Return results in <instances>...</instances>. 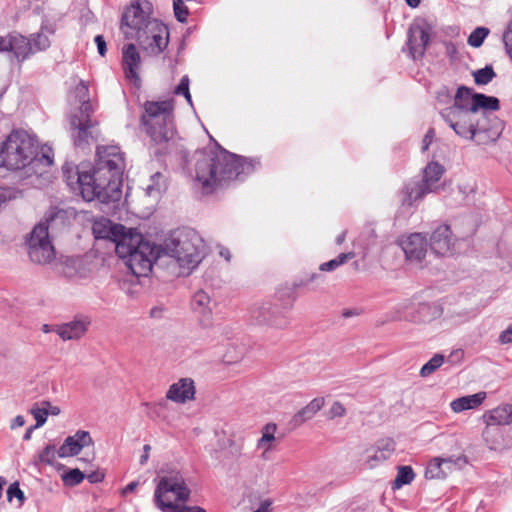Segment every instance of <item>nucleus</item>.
<instances>
[{
    "label": "nucleus",
    "mask_w": 512,
    "mask_h": 512,
    "mask_svg": "<svg viewBox=\"0 0 512 512\" xmlns=\"http://www.w3.org/2000/svg\"><path fill=\"white\" fill-rule=\"evenodd\" d=\"M125 162L118 146H99L96 160L91 168L88 164L62 167L67 186L85 201L98 200L108 204L117 202L122 196V176Z\"/></svg>",
    "instance_id": "obj_1"
},
{
    "label": "nucleus",
    "mask_w": 512,
    "mask_h": 512,
    "mask_svg": "<svg viewBox=\"0 0 512 512\" xmlns=\"http://www.w3.org/2000/svg\"><path fill=\"white\" fill-rule=\"evenodd\" d=\"M255 167V161L224 149L203 153L196 162V180L210 193L232 180H243Z\"/></svg>",
    "instance_id": "obj_2"
},
{
    "label": "nucleus",
    "mask_w": 512,
    "mask_h": 512,
    "mask_svg": "<svg viewBox=\"0 0 512 512\" xmlns=\"http://www.w3.org/2000/svg\"><path fill=\"white\" fill-rule=\"evenodd\" d=\"M440 115L456 135L466 140H473L478 145L495 142L504 129V124L498 117H490L486 114L477 117L471 109L445 108Z\"/></svg>",
    "instance_id": "obj_3"
},
{
    "label": "nucleus",
    "mask_w": 512,
    "mask_h": 512,
    "mask_svg": "<svg viewBox=\"0 0 512 512\" xmlns=\"http://www.w3.org/2000/svg\"><path fill=\"white\" fill-rule=\"evenodd\" d=\"M114 237L115 252L131 272L137 276H147L153 266V261L159 256L158 247L145 241L143 236L133 229L126 231L124 226H117L110 230Z\"/></svg>",
    "instance_id": "obj_4"
},
{
    "label": "nucleus",
    "mask_w": 512,
    "mask_h": 512,
    "mask_svg": "<svg viewBox=\"0 0 512 512\" xmlns=\"http://www.w3.org/2000/svg\"><path fill=\"white\" fill-rule=\"evenodd\" d=\"M163 251L174 258L180 267L194 269L202 261L203 241L198 233L190 228L173 231L165 240Z\"/></svg>",
    "instance_id": "obj_5"
},
{
    "label": "nucleus",
    "mask_w": 512,
    "mask_h": 512,
    "mask_svg": "<svg viewBox=\"0 0 512 512\" xmlns=\"http://www.w3.org/2000/svg\"><path fill=\"white\" fill-rule=\"evenodd\" d=\"M173 101H146L141 123L156 145L167 144L174 136Z\"/></svg>",
    "instance_id": "obj_6"
},
{
    "label": "nucleus",
    "mask_w": 512,
    "mask_h": 512,
    "mask_svg": "<svg viewBox=\"0 0 512 512\" xmlns=\"http://www.w3.org/2000/svg\"><path fill=\"white\" fill-rule=\"evenodd\" d=\"M174 493L176 499L180 502H186L190 498L191 491L186 481L179 471H172L159 479L154 493L155 505L162 511L172 510L173 512H207L199 506H182L172 502H165L163 496L168 493Z\"/></svg>",
    "instance_id": "obj_7"
},
{
    "label": "nucleus",
    "mask_w": 512,
    "mask_h": 512,
    "mask_svg": "<svg viewBox=\"0 0 512 512\" xmlns=\"http://www.w3.org/2000/svg\"><path fill=\"white\" fill-rule=\"evenodd\" d=\"M32 137L26 131L13 130L0 145V168L18 170L32 162Z\"/></svg>",
    "instance_id": "obj_8"
},
{
    "label": "nucleus",
    "mask_w": 512,
    "mask_h": 512,
    "mask_svg": "<svg viewBox=\"0 0 512 512\" xmlns=\"http://www.w3.org/2000/svg\"><path fill=\"white\" fill-rule=\"evenodd\" d=\"M153 5L148 0H135L124 9L121 30L127 39H136L142 32L139 29L154 17Z\"/></svg>",
    "instance_id": "obj_9"
},
{
    "label": "nucleus",
    "mask_w": 512,
    "mask_h": 512,
    "mask_svg": "<svg viewBox=\"0 0 512 512\" xmlns=\"http://www.w3.org/2000/svg\"><path fill=\"white\" fill-rule=\"evenodd\" d=\"M54 150L48 143L39 144L34 134V176L38 187L50 184L55 178Z\"/></svg>",
    "instance_id": "obj_10"
},
{
    "label": "nucleus",
    "mask_w": 512,
    "mask_h": 512,
    "mask_svg": "<svg viewBox=\"0 0 512 512\" xmlns=\"http://www.w3.org/2000/svg\"><path fill=\"white\" fill-rule=\"evenodd\" d=\"M73 260L69 257L57 256L49 233L42 228H34V263L49 265L56 269L62 264L69 265Z\"/></svg>",
    "instance_id": "obj_11"
},
{
    "label": "nucleus",
    "mask_w": 512,
    "mask_h": 512,
    "mask_svg": "<svg viewBox=\"0 0 512 512\" xmlns=\"http://www.w3.org/2000/svg\"><path fill=\"white\" fill-rule=\"evenodd\" d=\"M72 138L75 147L85 149L96 142L99 137L98 122L92 119H80L78 115L70 118Z\"/></svg>",
    "instance_id": "obj_12"
},
{
    "label": "nucleus",
    "mask_w": 512,
    "mask_h": 512,
    "mask_svg": "<svg viewBox=\"0 0 512 512\" xmlns=\"http://www.w3.org/2000/svg\"><path fill=\"white\" fill-rule=\"evenodd\" d=\"M76 211L71 208L51 206L44 214L40 222L34 228H42L44 232L55 233L67 227L72 218H75Z\"/></svg>",
    "instance_id": "obj_13"
},
{
    "label": "nucleus",
    "mask_w": 512,
    "mask_h": 512,
    "mask_svg": "<svg viewBox=\"0 0 512 512\" xmlns=\"http://www.w3.org/2000/svg\"><path fill=\"white\" fill-rule=\"evenodd\" d=\"M430 27L425 21H417L408 30L407 47L413 60L421 59L430 41Z\"/></svg>",
    "instance_id": "obj_14"
},
{
    "label": "nucleus",
    "mask_w": 512,
    "mask_h": 512,
    "mask_svg": "<svg viewBox=\"0 0 512 512\" xmlns=\"http://www.w3.org/2000/svg\"><path fill=\"white\" fill-rule=\"evenodd\" d=\"M153 30V35L146 36L144 33H141L135 40L141 47L143 51H145L149 55H159L163 52L169 43V30L167 27L157 26Z\"/></svg>",
    "instance_id": "obj_15"
},
{
    "label": "nucleus",
    "mask_w": 512,
    "mask_h": 512,
    "mask_svg": "<svg viewBox=\"0 0 512 512\" xmlns=\"http://www.w3.org/2000/svg\"><path fill=\"white\" fill-rule=\"evenodd\" d=\"M454 246V238L450 226L447 224L438 225L430 236V249L439 256H446L451 253Z\"/></svg>",
    "instance_id": "obj_16"
},
{
    "label": "nucleus",
    "mask_w": 512,
    "mask_h": 512,
    "mask_svg": "<svg viewBox=\"0 0 512 512\" xmlns=\"http://www.w3.org/2000/svg\"><path fill=\"white\" fill-rule=\"evenodd\" d=\"M395 451V442L391 438H384L379 440L375 446H372L365 451V465L367 468L372 469L380 463L386 461Z\"/></svg>",
    "instance_id": "obj_17"
},
{
    "label": "nucleus",
    "mask_w": 512,
    "mask_h": 512,
    "mask_svg": "<svg viewBox=\"0 0 512 512\" xmlns=\"http://www.w3.org/2000/svg\"><path fill=\"white\" fill-rule=\"evenodd\" d=\"M93 445V440L88 431L78 430L74 435L68 436L57 450L60 458L78 455L82 448Z\"/></svg>",
    "instance_id": "obj_18"
},
{
    "label": "nucleus",
    "mask_w": 512,
    "mask_h": 512,
    "mask_svg": "<svg viewBox=\"0 0 512 512\" xmlns=\"http://www.w3.org/2000/svg\"><path fill=\"white\" fill-rule=\"evenodd\" d=\"M406 259L421 263L427 253V240L421 233H413L401 242Z\"/></svg>",
    "instance_id": "obj_19"
},
{
    "label": "nucleus",
    "mask_w": 512,
    "mask_h": 512,
    "mask_svg": "<svg viewBox=\"0 0 512 512\" xmlns=\"http://www.w3.org/2000/svg\"><path fill=\"white\" fill-rule=\"evenodd\" d=\"M90 323L88 317L79 316L70 322L55 325L54 330L63 341L78 340L85 335Z\"/></svg>",
    "instance_id": "obj_20"
},
{
    "label": "nucleus",
    "mask_w": 512,
    "mask_h": 512,
    "mask_svg": "<svg viewBox=\"0 0 512 512\" xmlns=\"http://www.w3.org/2000/svg\"><path fill=\"white\" fill-rule=\"evenodd\" d=\"M253 317L258 324H267L275 328H285L289 324L288 318L278 307L263 305L253 311Z\"/></svg>",
    "instance_id": "obj_21"
},
{
    "label": "nucleus",
    "mask_w": 512,
    "mask_h": 512,
    "mask_svg": "<svg viewBox=\"0 0 512 512\" xmlns=\"http://www.w3.org/2000/svg\"><path fill=\"white\" fill-rule=\"evenodd\" d=\"M141 64L140 54L133 43H129L123 47L122 66L128 79L134 82L140 81L138 69Z\"/></svg>",
    "instance_id": "obj_22"
},
{
    "label": "nucleus",
    "mask_w": 512,
    "mask_h": 512,
    "mask_svg": "<svg viewBox=\"0 0 512 512\" xmlns=\"http://www.w3.org/2000/svg\"><path fill=\"white\" fill-rule=\"evenodd\" d=\"M195 395L194 382L190 378H182L170 386L166 397L177 403H185L193 400Z\"/></svg>",
    "instance_id": "obj_23"
},
{
    "label": "nucleus",
    "mask_w": 512,
    "mask_h": 512,
    "mask_svg": "<svg viewBox=\"0 0 512 512\" xmlns=\"http://www.w3.org/2000/svg\"><path fill=\"white\" fill-rule=\"evenodd\" d=\"M191 306L193 311L198 313L201 325L208 327L211 324L212 316L210 296L203 290L197 291L193 295Z\"/></svg>",
    "instance_id": "obj_24"
},
{
    "label": "nucleus",
    "mask_w": 512,
    "mask_h": 512,
    "mask_svg": "<svg viewBox=\"0 0 512 512\" xmlns=\"http://www.w3.org/2000/svg\"><path fill=\"white\" fill-rule=\"evenodd\" d=\"M500 102L497 97L488 96L483 93L473 94V103L470 106L471 111L477 114V117L483 114L490 117H497L494 112L499 110Z\"/></svg>",
    "instance_id": "obj_25"
},
{
    "label": "nucleus",
    "mask_w": 512,
    "mask_h": 512,
    "mask_svg": "<svg viewBox=\"0 0 512 512\" xmlns=\"http://www.w3.org/2000/svg\"><path fill=\"white\" fill-rule=\"evenodd\" d=\"M6 42L11 44L7 45V52L11 53L17 61H23L29 56L31 43L27 37L13 32L6 36Z\"/></svg>",
    "instance_id": "obj_26"
},
{
    "label": "nucleus",
    "mask_w": 512,
    "mask_h": 512,
    "mask_svg": "<svg viewBox=\"0 0 512 512\" xmlns=\"http://www.w3.org/2000/svg\"><path fill=\"white\" fill-rule=\"evenodd\" d=\"M482 418L488 426L508 425L512 423V404L498 406L486 411Z\"/></svg>",
    "instance_id": "obj_27"
},
{
    "label": "nucleus",
    "mask_w": 512,
    "mask_h": 512,
    "mask_svg": "<svg viewBox=\"0 0 512 512\" xmlns=\"http://www.w3.org/2000/svg\"><path fill=\"white\" fill-rule=\"evenodd\" d=\"M56 31V23L53 19L44 18L41 22L39 31L34 34V50H46L51 45L50 37Z\"/></svg>",
    "instance_id": "obj_28"
},
{
    "label": "nucleus",
    "mask_w": 512,
    "mask_h": 512,
    "mask_svg": "<svg viewBox=\"0 0 512 512\" xmlns=\"http://www.w3.org/2000/svg\"><path fill=\"white\" fill-rule=\"evenodd\" d=\"M428 194V188H424L419 182L407 183L401 191V204L403 206H413Z\"/></svg>",
    "instance_id": "obj_29"
},
{
    "label": "nucleus",
    "mask_w": 512,
    "mask_h": 512,
    "mask_svg": "<svg viewBox=\"0 0 512 512\" xmlns=\"http://www.w3.org/2000/svg\"><path fill=\"white\" fill-rule=\"evenodd\" d=\"M324 398L318 397L311 400L304 408L299 410L291 420V424L294 427L302 425L309 419H312L318 411L324 406Z\"/></svg>",
    "instance_id": "obj_30"
},
{
    "label": "nucleus",
    "mask_w": 512,
    "mask_h": 512,
    "mask_svg": "<svg viewBox=\"0 0 512 512\" xmlns=\"http://www.w3.org/2000/svg\"><path fill=\"white\" fill-rule=\"evenodd\" d=\"M444 173V167L437 162H430L423 171V179L419 183L428 188V193L434 192L437 188V182Z\"/></svg>",
    "instance_id": "obj_31"
},
{
    "label": "nucleus",
    "mask_w": 512,
    "mask_h": 512,
    "mask_svg": "<svg viewBox=\"0 0 512 512\" xmlns=\"http://www.w3.org/2000/svg\"><path fill=\"white\" fill-rule=\"evenodd\" d=\"M486 398V392H478L473 395H467L453 400L450 404L451 409L455 413H460L465 410L475 409L479 407Z\"/></svg>",
    "instance_id": "obj_32"
},
{
    "label": "nucleus",
    "mask_w": 512,
    "mask_h": 512,
    "mask_svg": "<svg viewBox=\"0 0 512 512\" xmlns=\"http://www.w3.org/2000/svg\"><path fill=\"white\" fill-rule=\"evenodd\" d=\"M60 414V408L52 405L49 401H41L34 405V430L42 427L49 415L57 416Z\"/></svg>",
    "instance_id": "obj_33"
},
{
    "label": "nucleus",
    "mask_w": 512,
    "mask_h": 512,
    "mask_svg": "<svg viewBox=\"0 0 512 512\" xmlns=\"http://www.w3.org/2000/svg\"><path fill=\"white\" fill-rule=\"evenodd\" d=\"M443 465L450 468L455 465V462L451 458H433L426 467L425 477L427 479H440L446 477L447 471L443 468Z\"/></svg>",
    "instance_id": "obj_34"
},
{
    "label": "nucleus",
    "mask_w": 512,
    "mask_h": 512,
    "mask_svg": "<svg viewBox=\"0 0 512 512\" xmlns=\"http://www.w3.org/2000/svg\"><path fill=\"white\" fill-rule=\"evenodd\" d=\"M473 92L471 88L466 86L458 87L456 94L454 96L453 105L448 108H458L459 110H469L470 106L473 103Z\"/></svg>",
    "instance_id": "obj_35"
},
{
    "label": "nucleus",
    "mask_w": 512,
    "mask_h": 512,
    "mask_svg": "<svg viewBox=\"0 0 512 512\" xmlns=\"http://www.w3.org/2000/svg\"><path fill=\"white\" fill-rule=\"evenodd\" d=\"M166 181L162 173L156 172L150 177V183L146 186L145 192L149 197L158 198L166 190Z\"/></svg>",
    "instance_id": "obj_36"
},
{
    "label": "nucleus",
    "mask_w": 512,
    "mask_h": 512,
    "mask_svg": "<svg viewBox=\"0 0 512 512\" xmlns=\"http://www.w3.org/2000/svg\"><path fill=\"white\" fill-rule=\"evenodd\" d=\"M414 477L415 474L410 466H400L394 480V488H400L403 485L410 484Z\"/></svg>",
    "instance_id": "obj_37"
},
{
    "label": "nucleus",
    "mask_w": 512,
    "mask_h": 512,
    "mask_svg": "<svg viewBox=\"0 0 512 512\" xmlns=\"http://www.w3.org/2000/svg\"><path fill=\"white\" fill-rule=\"evenodd\" d=\"M472 75L477 85H486L496 77V73L490 65L474 71Z\"/></svg>",
    "instance_id": "obj_38"
},
{
    "label": "nucleus",
    "mask_w": 512,
    "mask_h": 512,
    "mask_svg": "<svg viewBox=\"0 0 512 512\" xmlns=\"http://www.w3.org/2000/svg\"><path fill=\"white\" fill-rule=\"evenodd\" d=\"M276 424L274 423H268L264 426L262 436L257 442L258 448H264L266 451L270 449V442L275 440L274 433L276 431Z\"/></svg>",
    "instance_id": "obj_39"
},
{
    "label": "nucleus",
    "mask_w": 512,
    "mask_h": 512,
    "mask_svg": "<svg viewBox=\"0 0 512 512\" xmlns=\"http://www.w3.org/2000/svg\"><path fill=\"white\" fill-rule=\"evenodd\" d=\"M444 362V356L442 354H435L427 363H425L421 370V377H428L433 374Z\"/></svg>",
    "instance_id": "obj_40"
},
{
    "label": "nucleus",
    "mask_w": 512,
    "mask_h": 512,
    "mask_svg": "<svg viewBox=\"0 0 512 512\" xmlns=\"http://www.w3.org/2000/svg\"><path fill=\"white\" fill-rule=\"evenodd\" d=\"M117 226H122V225L121 224H113L111 221H106L105 224L96 222L93 226V233L96 238L109 239L115 243V241L113 239L114 237H112V235H110L109 232L112 228L117 227Z\"/></svg>",
    "instance_id": "obj_41"
},
{
    "label": "nucleus",
    "mask_w": 512,
    "mask_h": 512,
    "mask_svg": "<svg viewBox=\"0 0 512 512\" xmlns=\"http://www.w3.org/2000/svg\"><path fill=\"white\" fill-rule=\"evenodd\" d=\"M85 478V474L78 468L70 469L61 475V479L65 486L74 487L80 484Z\"/></svg>",
    "instance_id": "obj_42"
},
{
    "label": "nucleus",
    "mask_w": 512,
    "mask_h": 512,
    "mask_svg": "<svg viewBox=\"0 0 512 512\" xmlns=\"http://www.w3.org/2000/svg\"><path fill=\"white\" fill-rule=\"evenodd\" d=\"M489 32V29L486 27L475 28L467 39L468 44L475 48L480 47L483 44L485 38L488 36Z\"/></svg>",
    "instance_id": "obj_43"
},
{
    "label": "nucleus",
    "mask_w": 512,
    "mask_h": 512,
    "mask_svg": "<svg viewBox=\"0 0 512 512\" xmlns=\"http://www.w3.org/2000/svg\"><path fill=\"white\" fill-rule=\"evenodd\" d=\"M173 9L175 17L179 22L184 23L187 21L189 11L183 0H173Z\"/></svg>",
    "instance_id": "obj_44"
},
{
    "label": "nucleus",
    "mask_w": 512,
    "mask_h": 512,
    "mask_svg": "<svg viewBox=\"0 0 512 512\" xmlns=\"http://www.w3.org/2000/svg\"><path fill=\"white\" fill-rule=\"evenodd\" d=\"M17 498L20 502V505L24 502L25 496L23 491L19 488L18 482H14L11 484L7 490V499L8 501H12L13 498Z\"/></svg>",
    "instance_id": "obj_45"
},
{
    "label": "nucleus",
    "mask_w": 512,
    "mask_h": 512,
    "mask_svg": "<svg viewBox=\"0 0 512 512\" xmlns=\"http://www.w3.org/2000/svg\"><path fill=\"white\" fill-rule=\"evenodd\" d=\"M75 97L77 98L79 103L89 101V89L84 81H80V83L75 87Z\"/></svg>",
    "instance_id": "obj_46"
},
{
    "label": "nucleus",
    "mask_w": 512,
    "mask_h": 512,
    "mask_svg": "<svg viewBox=\"0 0 512 512\" xmlns=\"http://www.w3.org/2000/svg\"><path fill=\"white\" fill-rule=\"evenodd\" d=\"M346 414V409L343 406V404L339 401L333 402L331 405L329 412H328V418L334 419L338 417H344Z\"/></svg>",
    "instance_id": "obj_47"
},
{
    "label": "nucleus",
    "mask_w": 512,
    "mask_h": 512,
    "mask_svg": "<svg viewBox=\"0 0 512 512\" xmlns=\"http://www.w3.org/2000/svg\"><path fill=\"white\" fill-rule=\"evenodd\" d=\"M56 454H57V450L55 449V446L48 445L42 451V453L40 454L39 457L42 462L52 464V462L55 460Z\"/></svg>",
    "instance_id": "obj_48"
},
{
    "label": "nucleus",
    "mask_w": 512,
    "mask_h": 512,
    "mask_svg": "<svg viewBox=\"0 0 512 512\" xmlns=\"http://www.w3.org/2000/svg\"><path fill=\"white\" fill-rule=\"evenodd\" d=\"M157 26H160V27H167L166 25H164L161 21H159L158 19L156 18H153L152 20L148 21L147 24H145V26H142L139 31L144 33L146 36H151L154 34V32H152L153 30H155L154 28Z\"/></svg>",
    "instance_id": "obj_49"
},
{
    "label": "nucleus",
    "mask_w": 512,
    "mask_h": 512,
    "mask_svg": "<svg viewBox=\"0 0 512 512\" xmlns=\"http://www.w3.org/2000/svg\"><path fill=\"white\" fill-rule=\"evenodd\" d=\"M17 192L9 187H0V207L6 202L16 198Z\"/></svg>",
    "instance_id": "obj_50"
},
{
    "label": "nucleus",
    "mask_w": 512,
    "mask_h": 512,
    "mask_svg": "<svg viewBox=\"0 0 512 512\" xmlns=\"http://www.w3.org/2000/svg\"><path fill=\"white\" fill-rule=\"evenodd\" d=\"M78 116L80 119H91V115L93 113L92 104L89 101L80 103Z\"/></svg>",
    "instance_id": "obj_51"
},
{
    "label": "nucleus",
    "mask_w": 512,
    "mask_h": 512,
    "mask_svg": "<svg viewBox=\"0 0 512 512\" xmlns=\"http://www.w3.org/2000/svg\"><path fill=\"white\" fill-rule=\"evenodd\" d=\"M189 92V78L187 75L183 76L180 80V83L174 90L176 95H184Z\"/></svg>",
    "instance_id": "obj_52"
},
{
    "label": "nucleus",
    "mask_w": 512,
    "mask_h": 512,
    "mask_svg": "<svg viewBox=\"0 0 512 512\" xmlns=\"http://www.w3.org/2000/svg\"><path fill=\"white\" fill-rule=\"evenodd\" d=\"M498 341L501 344L512 343V323L504 331L500 333Z\"/></svg>",
    "instance_id": "obj_53"
},
{
    "label": "nucleus",
    "mask_w": 512,
    "mask_h": 512,
    "mask_svg": "<svg viewBox=\"0 0 512 512\" xmlns=\"http://www.w3.org/2000/svg\"><path fill=\"white\" fill-rule=\"evenodd\" d=\"M503 42H504L506 53L509 55L510 59L512 60V31L504 32Z\"/></svg>",
    "instance_id": "obj_54"
},
{
    "label": "nucleus",
    "mask_w": 512,
    "mask_h": 512,
    "mask_svg": "<svg viewBox=\"0 0 512 512\" xmlns=\"http://www.w3.org/2000/svg\"><path fill=\"white\" fill-rule=\"evenodd\" d=\"M96 45H97V49H98V53L104 57L106 55V52H107V46H106V41L104 39V37L102 35H97L94 39Z\"/></svg>",
    "instance_id": "obj_55"
},
{
    "label": "nucleus",
    "mask_w": 512,
    "mask_h": 512,
    "mask_svg": "<svg viewBox=\"0 0 512 512\" xmlns=\"http://www.w3.org/2000/svg\"><path fill=\"white\" fill-rule=\"evenodd\" d=\"M434 136H435L434 129L430 128L427 131V133H426V135H425V137H424V139L422 141V151L428 150L430 144L433 141Z\"/></svg>",
    "instance_id": "obj_56"
},
{
    "label": "nucleus",
    "mask_w": 512,
    "mask_h": 512,
    "mask_svg": "<svg viewBox=\"0 0 512 512\" xmlns=\"http://www.w3.org/2000/svg\"><path fill=\"white\" fill-rule=\"evenodd\" d=\"M354 256H355L354 252L341 253L335 258V260H336L338 266H341V265L345 264L348 260L354 258Z\"/></svg>",
    "instance_id": "obj_57"
},
{
    "label": "nucleus",
    "mask_w": 512,
    "mask_h": 512,
    "mask_svg": "<svg viewBox=\"0 0 512 512\" xmlns=\"http://www.w3.org/2000/svg\"><path fill=\"white\" fill-rule=\"evenodd\" d=\"M87 479L90 483H99L104 479V474L99 471H95L92 473H89L87 476Z\"/></svg>",
    "instance_id": "obj_58"
},
{
    "label": "nucleus",
    "mask_w": 512,
    "mask_h": 512,
    "mask_svg": "<svg viewBox=\"0 0 512 512\" xmlns=\"http://www.w3.org/2000/svg\"><path fill=\"white\" fill-rule=\"evenodd\" d=\"M338 264L335 259H332L328 262L322 263L319 267L321 271H334L336 268H338Z\"/></svg>",
    "instance_id": "obj_59"
},
{
    "label": "nucleus",
    "mask_w": 512,
    "mask_h": 512,
    "mask_svg": "<svg viewBox=\"0 0 512 512\" xmlns=\"http://www.w3.org/2000/svg\"><path fill=\"white\" fill-rule=\"evenodd\" d=\"M164 314V308L160 306L153 307L150 310V317L154 319H161Z\"/></svg>",
    "instance_id": "obj_60"
},
{
    "label": "nucleus",
    "mask_w": 512,
    "mask_h": 512,
    "mask_svg": "<svg viewBox=\"0 0 512 512\" xmlns=\"http://www.w3.org/2000/svg\"><path fill=\"white\" fill-rule=\"evenodd\" d=\"M138 486H139L138 481H132L122 489L121 494L123 496H126L128 493L135 491Z\"/></svg>",
    "instance_id": "obj_61"
},
{
    "label": "nucleus",
    "mask_w": 512,
    "mask_h": 512,
    "mask_svg": "<svg viewBox=\"0 0 512 512\" xmlns=\"http://www.w3.org/2000/svg\"><path fill=\"white\" fill-rule=\"evenodd\" d=\"M25 246L27 248L29 257H31L32 256V231L27 233L25 236Z\"/></svg>",
    "instance_id": "obj_62"
},
{
    "label": "nucleus",
    "mask_w": 512,
    "mask_h": 512,
    "mask_svg": "<svg viewBox=\"0 0 512 512\" xmlns=\"http://www.w3.org/2000/svg\"><path fill=\"white\" fill-rule=\"evenodd\" d=\"M25 423V420H24V417L23 416H16L11 424V427L12 428H15V427H21L23 426Z\"/></svg>",
    "instance_id": "obj_63"
},
{
    "label": "nucleus",
    "mask_w": 512,
    "mask_h": 512,
    "mask_svg": "<svg viewBox=\"0 0 512 512\" xmlns=\"http://www.w3.org/2000/svg\"><path fill=\"white\" fill-rule=\"evenodd\" d=\"M143 449H144V454L140 457L141 465L145 464L149 457L150 445H148V444L144 445Z\"/></svg>",
    "instance_id": "obj_64"
}]
</instances>
